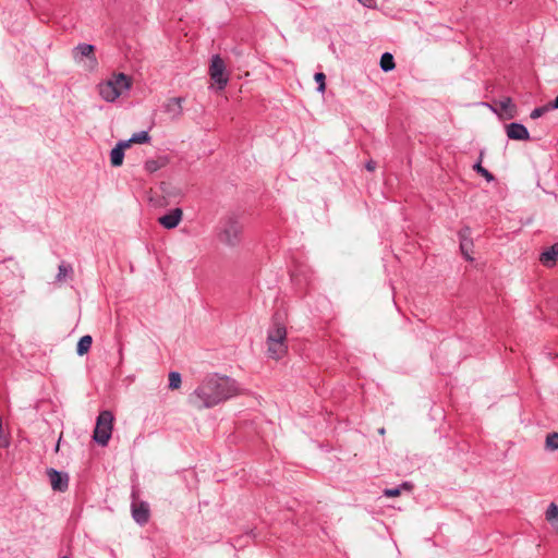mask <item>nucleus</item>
Here are the masks:
<instances>
[{
	"label": "nucleus",
	"mask_w": 558,
	"mask_h": 558,
	"mask_svg": "<svg viewBox=\"0 0 558 558\" xmlns=\"http://www.w3.org/2000/svg\"><path fill=\"white\" fill-rule=\"evenodd\" d=\"M239 392L240 388L234 379L215 374L201 383L190 395L189 402L196 409L213 408Z\"/></svg>",
	"instance_id": "f257e3e1"
},
{
	"label": "nucleus",
	"mask_w": 558,
	"mask_h": 558,
	"mask_svg": "<svg viewBox=\"0 0 558 558\" xmlns=\"http://www.w3.org/2000/svg\"><path fill=\"white\" fill-rule=\"evenodd\" d=\"M243 226L239 217L229 214L221 218L218 226L217 238L222 244L234 247L241 242Z\"/></svg>",
	"instance_id": "f03ea898"
},
{
	"label": "nucleus",
	"mask_w": 558,
	"mask_h": 558,
	"mask_svg": "<svg viewBox=\"0 0 558 558\" xmlns=\"http://www.w3.org/2000/svg\"><path fill=\"white\" fill-rule=\"evenodd\" d=\"M131 80L123 73L114 74L108 81L99 84L98 89L101 98L112 102L122 95L124 90L130 89Z\"/></svg>",
	"instance_id": "7ed1b4c3"
},
{
	"label": "nucleus",
	"mask_w": 558,
	"mask_h": 558,
	"mask_svg": "<svg viewBox=\"0 0 558 558\" xmlns=\"http://www.w3.org/2000/svg\"><path fill=\"white\" fill-rule=\"evenodd\" d=\"M113 415L110 411H102L99 413L96 426L94 429V440L100 445L106 446L112 434Z\"/></svg>",
	"instance_id": "20e7f679"
},
{
	"label": "nucleus",
	"mask_w": 558,
	"mask_h": 558,
	"mask_svg": "<svg viewBox=\"0 0 558 558\" xmlns=\"http://www.w3.org/2000/svg\"><path fill=\"white\" fill-rule=\"evenodd\" d=\"M225 71L223 60L218 54L214 56L210 62L209 74L219 89H223L228 84V76L225 75Z\"/></svg>",
	"instance_id": "39448f33"
},
{
	"label": "nucleus",
	"mask_w": 558,
	"mask_h": 558,
	"mask_svg": "<svg viewBox=\"0 0 558 558\" xmlns=\"http://www.w3.org/2000/svg\"><path fill=\"white\" fill-rule=\"evenodd\" d=\"M95 47L89 44H80L73 49V59L80 63L83 58H87V68L89 70L96 69L98 62L95 57Z\"/></svg>",
	"instance_id": "423d86ee"
},
{
	"label": "nucleus",
	"mask_w": 558,
	"mask_h": 558,
	"mask_svg": "<svg viewBox=\"0 0 558 558\" xmlns=\"http://www.w3.org/2000/svg\"><path fill=\"white\" fill-rule=\"evenodd\" d=\"M47 475L50 481L51 488L56 492H65L69 487V475L56 469H48Z\"/></svg>",
	"instance_id": "0eeeda50"
},
{
	"label": "nucleus",
	"mask_w": 558,
	"mask_h": 558,
	"mask_svg": "<svg viewBox=\"0 0 558 558\" xmlns=\"http://www.w3.org/2000/svg\"><path fill=\"white\" fill-rule=\"evenodd\" d=\"M132 517L140 525L146 524L149 520V505L145 501L133 502Z\"/></svg>",
	"instance_id": "6e6552de"
},
{
	"label": "nucleus",
	"mask_w": 558,
	"mask_h": 558,
	"mask_svg": "<svg viewBox=\"0 0 558 558\" xmlns=\"http://www.w3.org/2000/svg\"><path fill=\"white\" fill-rule=\"evenodd\" d=\"M182 216L181 208H173L168 214L159 217L158 222L166 229H173L180 223Z\"/></svg>",
	"instance_id": "1a4fd4ad"
},
{
	"label": "nucleus",
	"mask_w": 558,
	"mask_h": 558,
	"mask_svg": "<svg viewBox=\"0 0 558 558\" xmlns=\"http://www.w3.org/2000/svg\"><path fill=\"white\" fill-rule=\"evenodd\" d=\"M507 136L514 141H527L530 140V133L527 129L517 122H512L506 126Z\"/></svg>",
	"instance_id": "9d476101"
},
{
	"label": "nucleus",
	"mask_w": 558,
	"mask_h": 558,
	"mask_svg": "<svg viewBox=\"0 0 558 558\" xmlns=\"http://www.w3.org/2000/svg\"><path fill=\"white\" fill-rule=\"evenodd\" d=\"M283 341L287 340V330L283 324L277 318L274 319L271 327L268 330L267 341Z\"/></svg>",
	"instance_id": "9b49d317"
},
{
	"label": "nucleus",
	"mask_w": 558,
	"mask_h": 558,
	"mask_svg": "<svg viewBox=\"0 0 558 558\" xmlns=\"http://www.w3.org/2000/svg\"><path fill=\"white\" fill-rule=\"evenodd\" d=\"M184 98L182 97H173L168 99L165 104V112L170 114L171 118L177 119L182 114V104Z\"/></svg>",
	"instance_id": "f8f14e48"
},
{
	"label": "nucleus",
	"mask_w": 558,
	"mask_h": 558,
	"mask_svg": "<svg viewBox=\"0 0 558 558\" xmlns=\"http://www.w3.org/2000/svg\"><path fill=\"white\" fill-rule=\"evenodd\" d=\"M267 344H268L267 352H268L269 357H271V359L279 360L287 353V350H288L287 342L275 340V341H267Z\"/></svg>",
	"instance_id": "ddd939ff"
},
{
	"label": "nucleus",
	"mask_w": 558,
	"mask_h": 558,
	"mask_svg": "<svg viewBox=\"0 0 558 558\" xmlns=\"http://www.w3.org/2000/svg\"><path fill=\"white\" fill-rule=\"evenodd\" d=\"M129 148L128 143L120 141L110 151V162L113 167H120L124 159V149Z\"/></svg>",
	"instance_id": "4468645a"
},
{
	"label": "nucleus",
	"mask_w": 558,
	"mask_h": 558,
	"mask_svg": "<svg viewBox=\"0 0 558 558\" xmlns=\"http://www.w3.org/2000/svg\"><path fill=\"white\" fill-rule=\"evenodd\" d=\"M558 258V243H555L541 254L539 260L543 265L551 267Z\"/></svg>",
	"instance_id": "2eb2a0df"
},
{
	"label": "nucleus",
	"mask_w": 558,
	"mask_h": 558,
	"mask_svg": "<svg viewBox=\"0 0 558 558\" xmlns=\"http://www.w3.org/2000/svg\"><path fill=\"white\" fill-rule=\"evenodd\" d=\"M497 105L500 108L501 113H504L507 118L512 119L517 114V106L512 101L510 97H502Z\"/></svg>",
	"instance_id": "dca6fc26"
},
{
	"label": "nucleus",
	"mask_w": 558,
	"mask_h": 558,
	"mask_svg": "<svg viewBox=\"0 0 558 558\" xmlns=\"http://www.w3.org/2000/svg\"><path fill=\"white\" fill-rule=\"evenodd\" d=\"M470 233V229L465 228L460 231V248L462 254L466 257V259L472 260L473 258L470 256L469 252L472 247V241L468 239L466 234Z\"/></svg>",
	"instance_id": "f3484780"
},
{
	"label": "nucleus",
	"mask_w": 558,
	"mask_h": 558,
	"mask_svg": "<svg viewBox=\"0 0 558 558\" xmlns=\"http://www.w3.org/2000/svg\"><path fill=\"white\" fill-rule=\"evenodd\" d=\"M545 518L547 522L551 525V527L558 532V506L551 502L545 513Z\"/></svg>",
	"instance_id": "a211bd4d"
},
{
	"label": "nucleus",
	"mask_w": 558,
	"mask_h": 558,
	"mask_svg": "<svg viewBox=\"0 0 558 558\" xmlns=\"http://www.w3.org/2000/svg\"><path fill=\"white\" fill-rule=\"evenodd\" d=\"M22 282L21 279L14 275H12V287H7L4 282L0 283V291L7 294H13L21 290Z\"/></svg>",
	"instance_id": "6ab92c4d"
},
{
	"label": "nucleus",
	"mask_w": 558,
	"mask_h": 558,
	"mask_svg": "<svg viewBox=\"0 0 558 558\" xmlns=\"http://www.w3.org/2000/svg\"><path fill=\"white\" fill-rule=\"evenodd\" d=\"M73 274V268L70 264L62 262L58 267L57 281H65Z\"/></svg>",
	"instance_id": "aec40b11"
},
{
	"label": "nucleus",
	"mask_w": 558,
	"mask_h": 558,
	"mask_svg": "<svg viewBox=\"0 0 558 558\" xmlns=\"http://www.w3.org/2000/svg\"><path fill=\"white\" fill-rule=\"evenodd\" d=\"M150 141V136L147 131H141L138 133H134L131 138L128 141H124V143H128V147L131 146V144H145Z\"/></svg>",
	"instance_id": "412c9836"
},
{
	"label": "nucleus",
	"mask_w": 558,
	"mask_h": 558,
	"mask_svg": "<svg viewBox=\"0 0 558 558\" xmlns=\"http://www.w3.org/2000/svg\"><path fill=\"white\" fill-rule=\"evenodd\" d=\"M92 343L93 339L89 335L83 336L77 342L76 353L78 355H84L89 351Z\"/></svg>",
	"instance_id": "4be33fe9"
},
{
	"label": "nucleus",
	"mask_w": 558,
	"mask_h": 558,
	"mask_svg": "<svg viewBox=\"0 0 558 558\" xmlns=\"http://www.w3.org/2000/svg\"><path fill=\"white\" fill-rule=\"evenodd\" d=\"M396 66L393 56L390 52H385L380 58V69L384 72H389Z\"/></svg>",
	"instance_id": "5701e85b"
},
{
	"label": "nucleus",
	"mask_w": 558,
	"mask_h": 558,
	"mask_svg": "<svg viewBox=\"0 0 558 558\" xmlns=\"http://www.w3.org/2000/svg\"><path fill=\"white\" fill-rule=\"evenodd\" d=\"M181 383H182V379H181V375L180 373L178 372H171L169 374V388L171 390H175V389H179L180 386H181Z\"/></svg>",
	"instance_id": "b1692460"
},
{
	"label": "nucleus",
	"mask_w": 558,
	"mask_h": 558,
	"mask_svg": "<svg viewBox=\"0 0 558 558\" xmlns=\"http://www.w3.org/2000/svg\"><path fill=\"white\" fill-rule=\"evenodd\" d=\"M546 448L549 450L558 449V433L554 432L547 435Z\"/></svg>",
	"instance_id": "393cba45"
},
{
	"label": "nucleus",
	"mask_w": 558,
	"mask_h": 558,
	"mask_svg": "<svg viewBox=\"0 0 558 558\" xmlns=\"http://www.w3.org/2000/svg\"><path fill=\"white\" fill-rule=\"evenodd\" d=\"M473 169L480 173L481 175H483L488 182L493 181L494 180V175L487 170L485 169L484 167H482L481 165V161L476 162L474 166H473Z\"/></svg>",
	"instance_id": "a878e982"
},
{
	"label": "nucleus",
	"mask_w": 558,
	"mask_h": 558,
	"mask_svg": "<svg viewBox=\"0 0 558 558\" xmlns=\"http://www.w3.org/2000/svg\"><path fill=\"white\" fill-rule=\"evenodd\" d=\"M549 110H550V107L548 106V104L545 106L536 107L535 109L532 110L530 117L535 120V119H538L542 116H544Z\"/></svg>",
	"instance_id": "bb28decb"
},
{
	"label": "nucleus",
	"mask_w": 558,
	"mask_h": 558,
	"mask_svg": "<svg viewBox=\"0 0 558 558\" xmlns=\"http://www.w3.org/2000/svg\"><path fill=\"white\" fill-rule=\"evenodd\" d=\"M314 80L315 82L317 83V90L320 92V93H324L325 89H326V84H325V80H326V76L323 72H317L315 75H314Z\"/></svg>",
	"instance_id": "cd10ccee"
},
{
	"label": "nucleus",
	"mask_w": 558,
	"mask_h": 558,
	"mask_svg": "<svg viewBox=\"0 0 558 558\" xmlns=\"http://www.w3.org/2000/svg\"><path fill=\"white\" fill-rule=\"evenodd\" d=\"M160 168V165L157 160H147L145 162V169L149 172H155Z\"/></svg>",
	"instance_id": "c85d7f7f"
},
{
	"label": "nucleus",
	"mask_w": 558,
	"mask_h": 558,
	"mask_svg": "<svg viewBox=\"0 0 558 558\" xmlns=\"http://www.w3.org/2000/svg\"><path fill=\"white\" fill-rule=\"evenodd\" d=\"M401 494V488L395 487V488H386L384 490V496L386 497H397Z\"/></svg>",
	"instance_id": "c756f323"
},
{
	"label": "nucleus",
	"mask_w": 558,
	"mask_h": 558,
	"mask_svg": "<svg viewBox=\"0 0 558 558\" xmlns=\"http://www.w3.org/2000/svg\"><path fill=\"white\" fill-rule=\"evenodd\" d=\"M357 1L367 8H373L375 5L374 0H357Z\"/></svg>",
	"instance_id": "7c9ffc66"
},
{
	"label": "nucleus",
	"mask_w": 558,
	"mask_h": 558,
	"mask_svg": "<svg viewBox=\"0 0 558 558\" xmlns=\"http://www.w3.org/2000/svg\"><path fill=\"white\" fill-rule=\"evenodd\" d=\"M412 487H413V485H412L411 483H409V482H404V483H402V484L399 486V488H401V490H402V489L411 490V489H412Z\"/></svg>",
	"instance_id": "2f4dec72"
},
{
	"label": "nucleus",
	"mask_w": 558,
	"mask_h": 558,
	"mask_svg": "<svg viewBox=\"0 0 558 558\" xmlns=\"http://www.w3.org/2000/svg\"><path fill=\"white\" fill-rule=\"evenodd\" d=\"M548 106L550 107V110L558 109V95L551 102L548 104Z\"/></svg>",
	"instance_id": "473e14b6"
},
{
	"label": "nucleus",
	"mask_w": 558,
	"mask_h": 558,
	"mask_svg": "<svg viewBox=\"0 0 558 558\" xmlns=\"http://www.w3.org/2000/svg\"><path fill=\"white\" fill-rule=\"evenodd\" d=\"M375 167H376V163H375V161H373V160H371V161H368V162L366 163V169H367L368 171H373V170H375Z\"/></svg>",
	"instance_id": "72a5a7b5"
},
{
	"label": "nucleus",
	"mask_w": 558,
	"mask_h": 558,
	"mask_svg": "<svg viewBox=\"0 0 558 558\" xmlns=\"http://www.w3.org/2000/svg\"><path fill=\"white\" fill-rule=\"evenodd\" d=\"M379 433H380V434H384V433H385V428H380V429H379Z\"/></svg>",
	"instance_id": "f704fd0d"
},
{
	"label": "nucleus",
	"mask_w": 558,
	"mask_h": 558,
	"mask_svg": "<svg viewBox=\"0 0 558 558\" xmlns=\"http://www.w3.org/2000/svg\"><path fill=\"white\" fill-rule=\"evenodd\" d=\"M61 558H69V557H68V556H63V557H61Z\"/></svg>",
	"instance_id": "c9c22d12"
}]
</instances>
